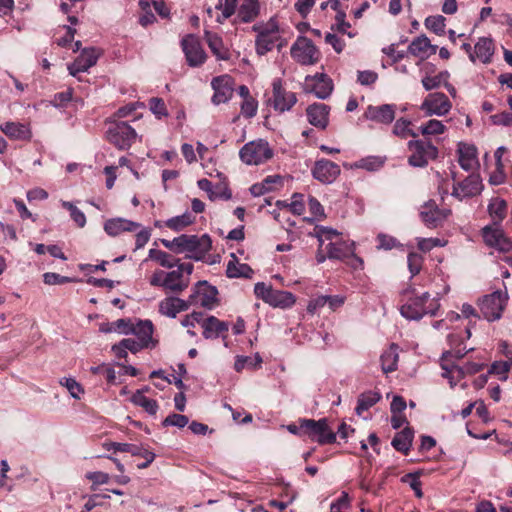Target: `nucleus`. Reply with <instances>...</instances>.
I'll return each mask as SVG.
<instances>
[{
	"mask_svg": "<svg viewBox=\"0 0 512 512\" xmlns=\"http://www.w3.org/2000/svg\"><path fill=\"white\" fill-rule=\"evenodd\" d=\"M413 436L414 433L410 428H404L395 435L391 444L397 451L407 455L412 445Z\"/></svg>",
	"mask_w": 512,
	"mask_h": 512,
	"instance_id": "40",
	"label": "nucleus"
},
{
	"mask_svg": "<svg viewBox=\"0 0 512 512\" xmlns=\"http://www.w3.org/2000/svg\"><path fill=\"white\" fill-rule=\"evenodd\" d=\"M451 195L456 199L462 201L467 198H472L479 195L483 190L482 179L479 174L471 173L462 181H455Z\"/></svg>",
	"mask_w": 512,
	"mask_h": 512,
	"instance_id": "13",
	"label": "nucleus"
},
{
	"mask_svg": "<svg viewBox=\"0 0 512 512\" xmlns=\"http://www.w3.org/2000/svg\"><path fill=\"white\" fill-rule=\"evenodd\" d=\"M311 235L317 238L321 247L325 246L329 259L344 260L352 254L354 243L342 241L340 233L332 228L316 226Z\"/></svg>",
	"mask_w": 512,
	"mask_h": 512,
	"instance_id": "4",
	"label": "nucleus"
},
{
	"mask_svg": "<svg viewBox=\"0 0 512 512\" xmlns=\"http://www.w3.org/2000/svg\"><path fill=\"white\" fill-rule=\"evenodd\" d=\"M108 141L119 150H126L134 143L137 133L126 122L111 123L107 132Z\"/></svg>",
	"mask_w": 512,
	"mask_h": 512,
	"instance_id": "9",
	"label": "nucleus"
},
{
	"mask_svg": "<svg viewBox=\"0 0 512 512\" xmlns=\"http://www.w3.org/2000/svg\"><path fill=\"white\" fill-rule=\"evenodd\" d=\"M304 436L317 440L320 444L332 443L336 438L326 419H304Z\"/></svg>",
	"mask_w": 512,
	"mask_h": 512,
	"instance_id": "15",
	"label": "nucleus"
},
{
	"mask_svg": "<svg viewBox=\"0 0 512 512\" xmlns=\"http://www.w3.org/2000/svg\"><path fill=\"white\" fill-rule=\"evenodd\" d=\"M99 56L100 52L96 48H86L82 50L74 62L68 65L70 75L76 77L79 73L87 72L97 63Z\"/></svg>",
	"mask_w": 512,
	"mask_h": 512,
	"instance_id": "21",
	"label": "nucleus"
},
{
	"mask_svg": "<svg viewBox=\"0 0 512 512\" xmlns=\"http://www.w3.org/2000/svg\"><path fill=\"white\" fill-rule=\"evenodd\" d=\"M289 207H290V210L296 214V215H301L304 213L305 211V200H304V195L303 194H299V193H295L293 194L292 196V201L291 203L289 204Z\"/></svg>",
	"mask_w": 512,
	"mask_h": 512,
	"instance_id": "64",
	"label": "nucleus"
},
{
	"mask_svg": "<svg viewBox=\"0 0 512 512\" xmlns=\"http://www.w3.org/2000/svg\"><path fill=\"white\" fill-rule=\"evenodd\" d=\"M340 166L328 159H319L312 168L313 177L321 183H333L340 175Z\"/></svg>",
	"mask_w": 512,
	"mask_h": 512,
	"instance_id": "20",
	"label": "nucleus"
},
{
	"mask_svg": "<svg viewBox=\"0 0 512 512\" xmlns=\"http://www.w3.org/2000/svg\"><path fill=\"white\" fill-rule=\"evenodd\" d=\"M305 90L313 93L319 99L328 98L333 90L332 80L325 74L306 76Z\"/></svg>",
	"mask_w": 512,
	"mask_h": 512,
	"instance_id": "19",
	"label": "nucleus"
},
{
	"mask_svg": "<svg viewBox=\"0 0 512 512\" xmlns=\"http://www.w3.org/2000/svg\"><path fill=\"white\" fill-rule=\"evenodd\" d=\"M277 40L278 37L257 36L255 40L257 54L262 56L271 51Z\"/></svg>",
	"mask_w": 512,
	"mask_h": 512,
	"instance_id": "53",
	"label": "nucleus"
},
{
	"mask_svg": "<svg viewBox=\"0 0 512 512\" xmlns=\"http://www.w3.org/2000/svg\"><path fill=\"white\" fill-rule=\"evenodd\" d=\"M141 228V224L125 219V218H112L104 223V231L109 236H118L123 232H135Z\"/></svg>",
	"mask_w": 512,
	"mask_h": 512,
	"instance_id": "28",
	"label": "nucleus"
},
{
	"mask_svg": "<svg viewBox=\"0 0 512 512\" xmlns=\"http://www.w3.org/2000/svg\"><path fill=\"white\" fill-rule=\"evenodd\" d=\"M237 2V0H218L214 10L210 7L207 8V14L210 18H213L216 12L215 20L222 24L235 14Z\"/></svg>",
	"mask_w": 512,
	"mask_h": 512,
	"instance_id": "33",
	"label": "nucleus"
},
{
	"mask_svg": "<svg viewBox=\"0 0 512 512\" xmlns=\"http://www.w3.org/2000/svg\"><path fill=\"white\" fill-rule=\"evenodd\" d=\"M241 160L248 165L262 164L273 156L269 143L259 139L245 144L239 152Z\"/></svg>",
	"mask_w": 512,
	"mask_h": 512,
	"instance_id": "8",
	"label": "nucleus"
},
{
	"mask_svg": "<svg viewBox=\"0 0 512 512\" xmlns=\"http://www.w3.org/2000/svg\"><path fill=\"white\" fill-rule=\"evenodd\" d=\"M272 291V286L264 282H257L254 286V293L256 297L263 300L265 303H268Z\"/></svg>",
	"mask_w": 512,
	"mask_h": 512,
	"instance_id": "62",
	"label": "nucleus"
},
{
	"mask_svg": "<svg viewBox=\"0 0 512 512\" xmlns=\"http://www.w3.org/2000/svg\"><path fill=\"white\" fill-rule=\"evenodd\" d=\"M262 357L259 353H256L254 356H236L234 369L237 372H241L244 369H257L261 367Z\"/></svg>",
	"mask_w": 512,
	"mask_h": 512,
	"instance_id": "42",
	"label": "nucleus"
},
{
	"mask_svg": "<svg viewBox=\"0 0 512 512\" xmlns=\"http://www.w3.org/2000/svg\"><path fill=\"white\" fill-rule=\"evenodd\" d=\"M260 6L258 0H243L237 10L234 23H250L259 15Z\"/></svg>",
	"mask_w": 512,
	"mask_h": 512,
	"instance_id": "34",
	"label": "nucleus"
},
{
	"mask_svg": "<svg viewBox=\"0 0 512 512\" xmlns=\"http://www.w3.org/2000/svg\"><path fill=\"white\" fill-rule=\"evenodd\" d=\"M350 507V498L347 492L343 491L341 496L330 505V512H344Z\"/></svg>",
	"mask_w": 512,
	"mask_h": 512,
	"instance_id": "61",
	"label": "nucleus"
},
{
	"mask_svg": "<svg viewBox=\"0 0 512 512\" xmlns=\"http://www.w3.org/2000/svg\"><path fill=\"white\" fill-rule=\"evenodd\" d=\"M149 388L137 390L131 396V402L136 405L142 407L147 413L150 415H155L158 411V403L154 399H150L144 395V391H148Z\"/></svg>",
	"mask_w": 512,
	"mask_h": 512,
	"instance_id": "39",
	"label": "nucleus"
},
{
	"mask_svg": "<svg viewBox=\"0 0 512 512\" xmlns=\"http://www.w3.org/2000/svg\"><path fill=\"white\" fill-rule=\"evenodd\" d=\"M150 111L158 118L161 119L168 115L167 108L163 99L154 97L149 100Z\"/></svg>",
	"mask_w": 512,
	"mask_h": 512,
	"instance_id": "57",
	"label": "nucleus"
},
{
	"mask_svg": "<svg viewBox=\"0 0 512 512\" xmlns=\"http://www.w3.org/2000/svg\"><path fill=\"white\" fill-rule=\"evenodd\" d=\"M446 130V125L437 119H430L419 127L420 133L425 137L440 135L445 133Z\"/></svg>",
	"mask_w": 512,
	"mask_h": 512,
	"instance_id": "45",
	"label": "nucleus"
},
{
	"mask_svg": "<svg viewBox=\"0 0 512 512\" xmlns=\"http://www.w3.org/2000/svg\"><path fill=\"white\" fill-rule=\"evenodd\" d=\"M295 302L296 298L291 292L273 289L267 304L275 308L287 309L292 307Z\"/></svg>",
	"mask_w": 512,
	"mask_h": 512,
	"instance_id": "38",
	"label": "nucleus"
},
{
	"mask_svg": "<svg viewBox=\"0 0 512 512\" xmlns=\"http://www.w3.org/2000/svg\"><path fill=\"white\" fill-rule=\"evenodd\" d=\"M43 281L47 285H61L71 282L72 279L57 273L47 272L43 275Z\"/></svg>",
	"mask_w": 512,
	"mask_h": 512,
	"instance_id": "63",
	"label": "nucleus"
},
{
	"mask_svg": "<svg viewBox=\"0 0 512 512\" xmlns=\"http://www.w3.org/2000/svg\"><path fill=\"white\" fill-rule=\"evenodd\" d=\"M211 87L214 90L212 103L219 105L231 99L234 91V81L229 75L217 76L212 79Z\"/></svg>",
	"mask_w": 512,
	"mask_h": 512,
	"instance_id": "17",
	"label": "nucleus"
},
{
	"mask_svg": "<svg viewBox=\"0 0 512 512\" xmlns=\"http://www.w3.org/2000/svg\"><path fill=\"white\" fill-rule=\"evenodd\" d=\"M447 338L451 346V350L443 354L441 361V368L443 370L442 377L448 380L451 388H454L465 376L464 368H461V366L456 364H449L448 360L453 357L460 359L464 357L469 350H472V348L467 349L466 346L462 347L463 337H460L455 333H450Z\"/></svg>",
	"mask_w": 512,
	"mask_h": 512,
	"instance_id": "5",
	"label": "nucleus"
},
{
	"mask_svg": "<svg viewBox=\"0 0 512 512\" xmlns=\"http://www.w3.org/2000/svg\"><path fill=\"white\" fill-rule=\"evenodd\" d=\"M162 244L174 253H186V257L195 261H201L210 251L212 242L208 235L182 234L172 240L163 239Z\"/></svg>",
	"mask_w": 512,
	"mask_h": 512,
	"instance_id": "2",
	"label": "nucleus"
},
{
	"mask_svg": "<svg viewBox=\"0 0 512 512\" xmlns=\"http://www.w3.org/2000/svg\"><path fill=\"white\" fill-rule=\"evenodd\" d=\"M494 54V43L487 37L480 38L474 46L473 53H470V60L475 63L477 60L488 64Z\"/></svg>",
	"mask_w": 512,
	"mask_h": 512,
	"instance_id": "31",
	"label": "nucleus"
},
{
	"mask_svg": "<svg viewBox=\"0 0 512 512\" xmlns=\"http://www.w3.org/2000/svg\"><path fill=\"white\" fill-rule=\"evenodd\" d=\"M291 57L298 64L311 66L316 64L321 57V53L314 45L311 39L299 36L290 48Z\"/></svg>",
	"mask_w": 512,
	"mask_h": 512,
	"instance_id": "7",
	"label": "nucleus"
},
{
	"mask_svg": "<svg viewBox=\"0 0 512 512\" xmlns=\"http://www.w3.org/2000/svg\"><path fill=\"white\" fill-rule=\"evenodd\" d=\"M446 19L442 15L429 16L425 19V26L428 30L437 35H442L445 32Z\"/></svg>",
	"mask_w": 512,
	"mask_h": 512,
	"instance_id": "52",
	"label": "nucleus"
},
{
	"mask_svg": "<svg viewBox=\"0 0 512 512\" xmlns=\"http://www.w3.org/2000/svg\"><path fill=\"white\" fill-rule=\"evenodd\" d=\"M218 291L216 287L206 281H199L192 289L188 298L189 305H199L206 309H212L217 303Z\"/></svg>",
	"mask_w": 512,
	"mask_h": 512,
	"instance_id": "11",
	"label": "nucleus"
},
{
	"mask_svg": "<svg viewBox=\"0 0 512 512\" xmlns=\"http://www.w3.org/2000/svg\"><path fill=\"white\" fill-rule=\"evenodd\" d=\"M192 221H193V219L190 214H183V215L168 219L166 221V226L175 231H180L183 228H185L186 226H188L189 224H191Z\"/></svg>",
	"mask_w": 512,
	"mask_h": 512,
	"instance_id": "55",
	"label": "nucleus"
},
{
	"mask_svg": "<svg viewBox=\"0 0 512 512\" xmlns=\"http://www.w3.org/2000/svg\"><path fill=\"white\" fill-rule=\"evenodd\" d=\"M188 422H189V419L187 416L182 415V414L173 413V414L168 415L164 419L162 424H163V426H175L178 428H183L188 424Z\"/></svg>",
	"mask_w": 512,
	"mask_h": 512,
	"instance_id": "60",
	"label": "nucleus"
},
{
	"mask_svg": "<svg viewBox=\"0 0 512 512\" xmlns=\"http://www.w3.org/2000/svg\"><path fill=\"white\" fill-rule=\"evenodd\" d=\"M446 245V241L439 238H417V247L422 252H429L434 247H443Z\"/></svg>",
	"mask_w": 512,
	"mask_h": 512,
	"instance_id": "56",
	"label": "nucleus"
},
{
	"mask_svg": "<svg viewBox=\"0 0 512 512\" xmlns=\"http://www.w3.org/2000/svg\"><path fill=\"white\" fill-rule=\"evenodd\" d=\"M448 75L447 72L440 73L436 76H425L422 79V85L427 91H431L433 89H436L441 86L442 81L445 79V77Z\"/></svg>",
	"mask_w": 512,
	"mask_h": 512,
	"instance_id": "58",
	"label": "nucleus"
},
{
	"mask_svg": "<svg viewBox=\"0 0 512 512\" xmlns=\"http://www.w3.org/2000/svg\"><path fill=\"white\" fill-rule=\"evenodd\" d=\"M330 107L324 103H313L306 109L308 122L321 130L327 128L329 124Z\"/></svg>",
	"mask_w": 512,
	"mask_h": 512,
	"instance_id": "23",
	"label": "nucleus"
},
{
	"mask_svg": "<svg viewBox=\"0 0 512 512\" xmlns=\"http://www.w3.org/2000/svg\"><path fill=\"white\" fill-rule=\"evenodd\" d=\"M408 150L410 151L408 163L412 167H425L430 160L435 159L438 155L437 147L427 140H410Z\"/></svg>",
	"mask_w": 512,
	"mask_h": 512,
	"instance_id": "6",
	"label": "nucleus"
},
{
	"mask_svg": "<svg viewBox=\"0 0 512 512\" xmlns=\"http://www.w3.org/2000/svg\"><path fill=\"white\" fill-rule=\"evenodd\" d=\"M395 112V104L369 105L364 113V117L377 123L390 124L395 118Z\"/></svg>",
	"mask_w": 512,
	"mask_h": 512,
	"instance_id": "24",
	"label": "nucleus"
},
{
	"mask_svg": "<svg viewBox=\"0 0 512 512\" xmlns=\"http://www.w3.org/2000/svg\"><path fill=\"white\" fill-rule=\"evenodd\" d=\"M439 308L438 297H432L428 292L412 290L405 293V302L400 307V313L407 320L418 321L426 315L435 316Z\"/></svg>",
	"mask_w": 512,
	"mask_h": 512,
	"instance_id": "1",
	"label": "nucleus"
},
{
	"mask_svg": "<svg viewBox=\"0 0 512 512\" xmlns=\"http://www.w3.org/2000/svg\"><path fill=\"white\" fill-rule=\"evenodd\" d=\"M203 336L206 339L217 338L229 329L227 322L221 321L215 316H209L202 321Z\"/></svg>",
	"mask_w": 512,
	"mask_h": 512,
	"instance_id": "35",
	"label": "nucleus"
},
{
	"mask_svg": "<svg viewBox=\"0 0 512 512\" xmlns=\"http://www.w3.org/2000/svg\"><path fill=\"white\" fill-rule=\"evenodd\" d=\"M380 361L384 373H390L396 370L398 362L397 346L393 344L389 349L384 351L380 357Z\"/></svg>",
	"mask_w": 512,
	"mask_h": 512,
	"instance_id": "43",
	"label": "nucleus"
},
{
	"mask_svg": "<svg viewBox=\"0 0 512 512\" xmlns=\"http://www.w3.org/2000/svg\"><path fill=\"white\" fill-rule=\"evenodd\" d=\"M419 108L426 117H442L450 112L452 103L444 93L433 92L423 99Z\"/></svg>",
	"mask_w": 512,
	"mask_h": 512,
	"instance_id": "10",
	"label": "nucleus"
},
{
	"mask_svg": "<svg viewBox=\"0 0 512 512\" xmlns=\"http://www.w3.org/2000/svg\"><path fill=\"white\" fill-rule=\"evenodd\" d=\"M430 49L432 53L436 52V47L431 45L430 40L425 35L415 38L408 46L409 53L419 58L427 57Z\"/></svg>",
	"mask_w": 512,
	"mask_h": 512,
	"instance_id": "37",
	"label": "nucleus"
},
{
	"mask_svg": "<svg viewBox=\"0 0 512 512\" xmlns=\"http://www.w3.org/2000/svg\"><path fill=\"white\" fill-rule=\"evenodd\" d=\"M258 101L255 98L243 100L241 104V113L246 118H252L257 114Z\"/></svg>",
	"mask_w": 512,
	"mask_h": 512,
	"instance_id": "59",
	"label": "nucleus"
},
{
	"mask_svg": "<svg viewBox=\"0 0 512 512\" xmlns=\"http://www.w3.org/2000/svg\"><path fill=\"white\" fill-rule=\"evenodd\" d=\"M412 122L405 118H400L396 120L392 133L401 138V139H407L409 137L416 138L418 134L414 132V130L411 128Z\"/></svg>",
	"mask_w": 512,
	"mask_h": 512,
	"instance_id": "44",
	"label": "nucleus"
},
{
	"mask_svg": "<svg viewBox=\"0 0 512 512\" xmlns=\"http://www.w3.org/2000/svg\"><path fill=\"white\" fill-rule=\"evenodd\" d=\"M231 259L229 260L226 268V275L229 278H251L253 275L252 268L245 263H239L236 255L231 253Z\"/></svg>",
	"mask_w": 512,
	"mask_h": 512,
	"instance_id": "36",
	"label": "nucleus"
},
{
	"mask_svg": "<svg viewBox=\"0 0 512 512\" xmlns=\"http://www.w3.org/2000/svg\"><path fill=\"white\" fill-rule=\"evenodd\" d=\"M123 332L124 335H135V337L142 341L148 348L155 346V341L153 340L154 325L152 321L148 319L137 320L133 328L123 330Z\"/></svg>",
	"mask_w": 512,
	"mask_h": 512,
	"instance_id": "26",
	"label": "nucleus"
},
{
	"mask_svg": "<svg viewBox=\"0 0 512 512\" xmlns=\"http://www.w3.org/2000/svg\"><path fill=\"white\" fill-rule=\"evenodd\" d=\"M139 6L142 10V14L139 17V23L146 27L156 20L155 15L151 11V3L148 0H139Z\"/></svg>",
	"mask_w": 512,
	"mask_h": 512,
	"instance_id": "54",
	"label": "nucleus"
},
{
	"mask_svg": "<svg viewBox=\"0 0 512 512\" xmlns=\"http://www.w3.org/2000/svg\"><path fill=\"white\" fill-rule=\"evenodd\" d=\"M384 165V160L379 156H368L354 163L355 168L365 169L370 172L379 170Z\"/></svg>",
	"mask_w": 512,
	"mask_h": 512,
	"instance_id": "48",
	"label": "nucleus"
},
{
	"mask_svg": "<svg viewBox=\"0 0 512 512\" xmlns=\"http://www.w3.org/2000/svg\"><path fill=\"white\" fill-rule=\"evenodd\" d=\"M483 239L487 245L499 251H509L512 248L511 240L497 227L486 226L483 229Z\"/></svg>",
	"mask_w": 512,
	"mask_h": 512,
	"instance_id": "27",
	"label": "nucleus"
},
{
	"mask_svg": "<svg viewBox=\"0 0 512 512\" xmlns=\"http://www.w3.org/2000/svg\"><path fill=\"white\" fill-rule=\"evenodd\" d=\"M253 30L257 32V36L278 37L279 28L274 19H270L267 23L255 24Z\"/></svg>",
	"mask_w": 512,
	"mask_h": 512,
	"instance_id": "49",
	"label": "nucleus"
},
{
	"mask_svg": "<svg viewBox=\"0 0 512 512\" xmlns=\"http://www.w3.org/2000/svg\"><path fill=\"white\" fill-rule=\"evenodd\" d=\"M0 130L12 140L28 141L32 138V131L28 124L8 121L0 125Z\"/></svg>",
	"mask_w": 512,
	"mask_h": 512,
	"instance_id": "29",
	"label": "nucleus"
},
{
	"mask_svg": "<svg viewBox=\"0 0 512 512\" xmlns=\"http://www.w3.org/2000/svg\"><path fill=\"white\" fill-rule=\"evenodd\" d=\"M458 162L465 171H474L479 167L477 148L473 144L460 142L457 148Z\"/></svg>",
	"mask_w": 512,
	"mask_h": 512,
	"instance_id": "25",
	"label": "nucleus"
},
{
	"mask_svg": "<svg viewBox=\"0 0 512 512\" xmlns=\"http://www.w3.org/2000/svg\"><path fill=\"white\" fill-rule=\"evenodd\" d=\"M507 302V294L501 291H495L492 294L485 295L480 301V310L488 321L498 320Z\"/></svg>",
	"mask_w": 512,
	"mask_h": 512,
	"instance_id": "12",
	"label": "nucleus"
},
{
	"mask_svg": "<svg viewBox=\"0 0 512 512\" xmlns=\"http://www.w3.org/2000/svg\"><path fill=\"white\" fill-rule=\"evenodd\" d=\"M273 98L272 105L275 110L283 113L289 111L297 102L294 92L286 91L282 86L281 79H275L272 83Z\"/></svg>",
	"mask_w": 512,
	"mask_h": 512,
	"instance_id": "18",
	"label": "nucleus"
},
{
	"mask_svg": "<svg viewBox=\"0 0 512 512\" xmlns=\"http://www.w3.org/2000/svg\"><path fill=\"white\" fill-rule=\"evenodd\" d=\"M59 384L76 400H80L85 393L83 386L74 377H62Z\"/></svg>",
	"mask_w": 512,
	"mask_h": 512,
	"instance_id": "46",
	"label": "nucleus"
},
{
	"mask_svg": "<svg viewBox=\"0 0 512 512\" xmlns=\"http://www.w3.org/2000/svg\"><path fill=\"white\" fill-rule=\"evenodd\" d=\"M204 37L211 52L218 60H228L230 58V49L219 34L205 30Z\"/></svg>",
	"mask_w": 512,
	"mask_h": 512,
	"instance_id": "32",
	"label": "nucleus"
},
{
	"mask_svg": "<svg viewBox=\"0 0 512 512\" xmlns=\"http://www.w3.org/2000/svg\"><path fill=\"white\" fill-rule=\"evenodd\" d=\"M61 206L67 209L70 212L71 219L76 223V225L80 228H83L86 225V216L85 214L78 209L72 202L61 200Z\"/></svg>",
	"mask_w": 512,
	"mask_h": 512,
	"instance_id": "50",
	"label": "nucleus"
},
{
	"mask_svg": "<svg viewBox=\"0 0 512 512\" xmlns=\"http://www.w3.org/2000/svg\"><path fill=\"white\" fill-rule=\"evenodd\" d=\"M149 258L158 261L162 267L169 269L175 267V265L179 263V260H174L168 253L156 249H150Z\"/></svg>",
	"mask_w": 512,
	"mask_h": 512,
	"instance_id": "51",
	"label": "nucleus"
},
{
	"mask_svg": "<svg viewBox=\"0 0 512 512\" xmlns=\"http://www.w3.org/2000/svg\"><path fill=\"white\" fill-rule=\"evenodd\" d=\"M506 201L500 198H494L490 201L488 211L495 222H501L506 215Z\"/></svg>",
	"mask_w": 512,
	"mask_h": 512,
	"instance_id": "47",
	"label": "nucleus"
},
{
	"mask_svg": "<svg viewBox=\"0 0 512 512\" xmlns=\"http://www.w3.org/2000/svg\"><path fill=\"white\" fill-rule=\"evenodd\" d=\"M107 450L114 452H128L132 456H139L145 459L144 462L137 464L138 469H146L155 459V454L144 445L130 443L111 442L107 445Z\"/></svg>",
	"mask_w": 512,
	"mask_h": 512,
	"instance_id": "16",
	"label": "nucleus"
},
{
	"mask_svg": "<svg viewBox=\"0 0 512 512\" xmlns=\"http://www.w3.org/2000/svg\"><path fill=\"white\" fill-rule=\"evenodd\" d=\"M450 210L439 209L435 201L426 202L420 210V216L424 224L429 228L438 227L449 215Z\"/></svg>",
	"mask_w": 512,
	"mask_h": 512,
	"instance_id": "22",
	"label": "nucleus"
},
{
	"mask_svg": "<svg viewBox=\"0 0 512 512\" xmlns=\"http://www.w3.org/2000/svg\"><path fill=\"white\" fill-rule=\"evenodd\" d=\"M181 47L189 66L198 67L206 61L207 55L197 36L188 34L183 37Z\"/></svg>",
	"mask_w": 512,
	"mask_h": 512,
	"instance_id": "14",
	"label": "nucleus"
},
{
	"mask_svg": "<svg viewBox=\"0 0 512 512\" xmlns=\"http://www.w3.org/2000/svg\"><path fill=\"white\" fill-rule=\"evenodd\" d=\"M381 399L378 391L369 390L359 395L355 411L357 415H362L365 411L373 407Z\"/></svg>",
	"mask_w": 512,
	"mask_h": 512,
	"instance_id": "41",
	"label": "nucleus"
},
{
	"mask_svg": "<svg viewBox=\"0 0 512 512\" xmlns=\"http://www.w3.org/2000/svg\"><path fill=\"white\" fill-rule=\"evenodd\" d=\"M175 267L176 269L170 272L156 270L149 280L150 285L161 287L174 293L184 291L189 286L190 275L193 273L194 266L189 262H179Z\"/></svg>",
	"mask_w": 512,
	"mask_h": 512,
	"instance_id": "3",
	"label": "nucleus"
},
{
	"mask_svg": "<svg viewBox=\"0 0 512 512\" xmlns=\"http://www.w3.org/2000/svg\"><path fill=\"white\" fill-rule=\"evenodd\" d=\"M189 307L188 300L170 296L159 302V313L169 318H175L178 313L188 310Z\"/></svg>",
	"mask_w": 512,
	"mask_h": 512,
	"instance_id": "30",
	"label": "nucleus"
}]
</instances>
